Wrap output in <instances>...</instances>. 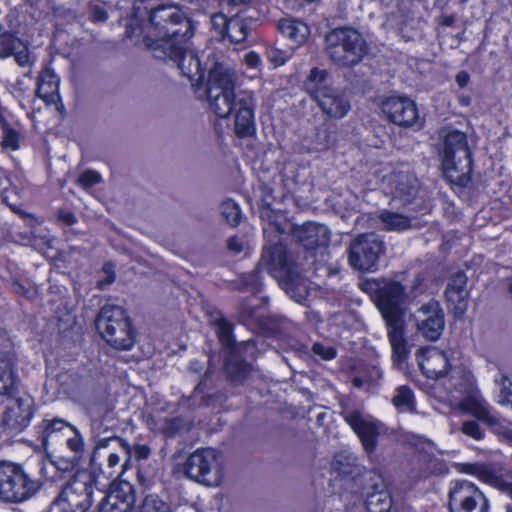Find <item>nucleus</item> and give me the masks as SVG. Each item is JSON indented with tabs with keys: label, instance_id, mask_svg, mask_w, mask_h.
<instances>
[{
	"label": "nucleus",
	"instance_id": "f257e3e1",
	"mask_svg": "<svg viewBox=\"0 0 512 512\" xmlns=\"http://www.w3.org/2000/svg\"><path fill=\"white\" fill-rule=\"evenodd\" d=\"M194 35L192 22L185 14L173 6H159L150 12V22L143 27L138 20L133 19L126 28V36L136 44L146 40L171 39L174 42L180 38L191 39Z\"/></svg>",
	"mask_w": 512,
	"mask_h": 512
},
{
	"label": "nucleus",
	"instance_id": "f03ea898",
	"mask_svg": "<svg viewBox=\"0 0 512 512\" xmlns=\"http://www.w3.org/2000/svg\"><path fill=\"white\" fill-rule=\"evenodd\" d=\"M131 446L119 437L101 439L96 444L90 459V467L98 485L117 478L126 468L130 459Z\"/></svg>",
	"mask_w": 512,
	"mask_h": 512
},
{
	"label": "nucleus",
	"instance_id": "7ed1b4c3",
	"mask_svg": "<svg viewBox=\"0 0 512 512\" xmlns=\"http://www.w3.org/2000/svg\"><path fill=\"white\" fill-rule=\"evenodd\" d=\"M441 160L444 176L450 183L465 186L470 181L472 154L465 133L452 130L445 135Z\"/></svg>",
	"mask_w": 512,
	"mask_h": 512
},
{
	"label": "nucleus",
	"instance_id": "20e7f679",
	"mask_svg": "<svg viewBox=\"0 0 512 512\" xmlns=\"http://www.w3.org/2000/svg\"><path fill=\"white\" fill-rule=\"evenodd\" d=\"M237 76L235 71L223 63H215L209 70L206 94L210 109L219 118H227L237 107L234 92Z\"/></svg>",
	"mask_w": 512,
	"mask_h": 512
},
{
	"label": "nucleus",
	"instance_id": "39448f33",
	"mask_svg": "<svg viewBox=\"0 0 512 512\" xmlns=\"http://www.w3.org/2000/svg\"><path fill=\"white\" fill-rule=\"evenodd\" d=\"M189 40L180 38L170 43L171 39H147L146 48L155 58L176 63L181 74L195 86L203 80V69L196 53L188 47Z\"/></svg>",
	"mask_w": 512,
	"mask_h": 512
},
{
	"label": "nucleus",
	"instance_id": "423d86ee",
	"mask_svg": "<svg viewBox=\"0 0 512 512\" xmlns=\"http://www.w3.org/2000/svg\"><path fill=\"white\" fill-rule=\"evenodd\" d=\"M325 49L331 61L340 67H352L364 58L367 47L362 35L350 27L331 30L325 37Z\"/></svg>",
	"mask_w": 512,
	"mask_h": 512
},
{
	"label": "nucleus",
	"instance_id": "0eeeda50",
	"mask_svg": "<svg viewBox=\"0 0 512 512\" xmlns=\"http://www.w3.org/2000/svg\"><path fill=\"white\" fill-rule=\"evenodd\" d=\"M365 292L370 293L385 322L401 320L404 305L409 299L401 282L394 279H373L362 284Z\"/></svg>",
	"mask_w": 512,
	"mask_h": 512
},
{
	"label": "nucleus",
	"instance_id": "6e6552de",
	"mask_svg": "<svg viewBox=\"0 0 512 512\" xmlns=\"http://www.w3.org/2000/svg\"><path fill=\"white\" fill-rule=\"evenodd\" d=\"M184 474L191 481L205 487L220 486L225 475L222 454L209 447L195 450L185 461Z\"/></svg>",
	"mask_w": 512,
	"mask_h": 512
},
{
	"label": "nucleus",
	"instance_id": "1a4fd4ad",
	"mask_svg": "<svg viewBox=\"0 0 512 512\" xmlns=\"http://www.w3.org/2000/svg\"><path fill=\"white\" fill-rule=\"evenodd\" d=\"M98 480L87 470L77 471L53 501L59 512H87L92 505V495Z\"/></svg>",
	"mask_w": 512,
	"mask_h": 512
},
{
	"label": "nucleus",
	"instance_id": "9d476101",
	"mask_svg": "<svg viewBox=\"0 0 512 512\" xmlns=\"http://www.w3.org/2000/svg\"><path fill=\"white\" fill-rule=\"evenodd\" d=\"M96 327L102 338L116 349L128 350L134 344L129 318L119 306H103L96 318Z\"/></svg>",
	"mask_w": 512,
	"mask_h": 512
},
{
	"label": "nucleus",
	"instance_id": "9b49d317",
	"mask_svg": "<svg viewBox=\"0 0 512 512\" xmlns=\"http://www.w3.org/2000/svg\"><path fill=\"white\" fill-rule=\"evenodd\" d=\"M38 489L24 468L10 461L0 462V499L5 502H22L32 497Z\"/></svg>",
	"mask_w": 512,
	"mask_h": 512
},
{
	"label": "nucleus",
	"instance_id": "f8f14e48",
	"mask_svg": "<svg viewBox=\"0 0 512 512\" xmlns=\"http://www.w3.org/2000/svg\"><path fill=\"white\" fill-rule=\"evenodd\" d=\"M384 251V242L377 235H358L349 245V263L359 271H374Z\"/></svg>",
	"mask_w": 512,
	"mask_h": 512
},
{
	"label": "nucleus",
	"instance_id": "ddd939ff",
	"mask_svg": "<svg viewBox=\"0 0 512 512\" xmlns=\"http://www.w3.org/2000/svg\"><path fill=\"white\" fill-rule=\"evenodd\" d=\"M449 512H489L484 493L472 482L459 480L452 483L448 493Z\"/></svg>",
	"mask_w": 512,
	"mask_h": 512
},
{
	"label": "nucleus",
	"instance_id": "4468645a",
	"mask_svg": "<svg viewBox=\"0 0 512 512\" xmlns=\"http://www.w3.org/2000/svg\"><path fill=\"white\" fill-rule=\"evenodd\" d=\"M343 417L361 440L365 452L371 454L377 446V439L382 432L383 425L358 409L345 410Z\"/></svg>",
	"mask_w": 512,
	"mask_h": 512
},
{
	"label": "nucleus",
	"instance_id": "2eb2a0df",
	"mask_svg": "<svg viewBox=\"0 0 512 512\" xmlns=\"http://www.w3.org/2000/svg\"><path fill=\"white\" fill-rule=\"evenodd\" d=\"M217 327L219 340L223 347H225L230 353L226 363V369L234 380H242L246 377L248 366L243 362L234 363V360H237L241 349H247L249 347L253 348L254 344L251 340L242 342L239 345L235 344L232 338V325L224 319L218 321Z\"/></svg>",
	"mask_w": 512,
	"mask_h": 512
},
{
	"label": "nucleus",
	"instance_id": "dca6fc26",
	"mask_svg": "<svg viewBox=\"0 0 512 512\" xmlns=\"http://www.w3.org/2000/svg\"><path fill=\"white\" fill-rule=\"evenodd\" d=\"M417 330L430 341H436L444 329V313L437 301L422 305L414 315Z\"/></svg>",
	"mask_w": 512,
	"mask_h": 512
},
{
	"label": "nucleus",
	"instance_id": "f3484780",
	"mask_svg": "<svg viewBox=\"0 0 512 512\" xmlns=\"http://www.w3.org/2000/svg\"><path fill=\"white\" fill-rule=\"evenodd\" d=\"M312 91V98L329 118L342 119L351 109L348 96L337 89L327 87L313 89Z\"/></svg>",
	"mask_w": 512,
	"mask_h": 512
},
{
	"label": "nucleus",
	"instance_id": "a211bd4d",
	"mask_svg": "<svg viewBox=\"0 0 512 512\" xmlns=\"http://www.w3.org/2000/svg\"><path fill=\"white\" fill-rule=\"evenodd\" d=\"M135 504V492L131 483H112L110 491L101 500L98 512H131Z\"/></svg>",
	"mask_w": 512,
	"mask_h": 512
},
{
	"label": "nucleus",
	"instance_id": "6ab92c4d",
	"mask_svg": "<svg viewBox=\"0 0 512 512\" xmlns=\"http://www.w3.org/2000/svg\"><path fill=\"white\" fill-rule=\"evenodd\" d=\"M382 111L396 125L412 126L418 120L415 103L407 97H389L382 103Z\"/></svg>",
	"mask_w": 512,
	"mask_h": 512
},
{
	"label": "nucleus",
	"instance_id": "aec40b11",
	"mask_svg": "<svg viewBox=\"0 0 512 512\" xmlns=\"http://www.w3.org/2000/svg\"><path fill=\"white\" fill-rule=\"evenodd\" d=\"M418 364L427 378L438 379L452 368L449 355L437 347L421 349L417 354Z\"/></svg>",
	"mask_w": 512,
	"mask_h": 512
},
{
	"label": "nucleus",
	"instance_id": "412c9836",
	"mask_svg": "<svg viewBox=\"0 0 512 512\" xmlns=\"http://www.w3.org/2000/svg\"><path fill=\"white\" fill-rule=\"evenodd\" d=\"M33 416V398L24 394L12 401L6 407L3 423L11 430H23Z\"/></svg>",
	"mask_w": 512,
	"mask_h": 512
},
{
	"label": "nucleus",
	"instance_id": "4be33fe9",
	"mask_svg": "<svg viewBox=\"0 0 512 512\" xmlns=\"http://www.w3.org/2000/svg\"><path fill=\"white\" fill-rule=\"evenodd\" d=\"M237 110L235 115V133L239 137H248L255 132L254 108L255 99L250 91L238 94Z\"/></svg>",
	"mask_w": 512,
	"mask_h": 512
},
{
	"label": "nucleus",
	"instance_id": "5701e85b",
	"mask_svg": "<svg viewBox=\"0 0 512 512\" xmlns=\"http://www.w3.org/2000/svg\"><path fill=\"white\" fill-rule=\"evenodd\" d=\"M457 406L462 411L473 415L488 425L495 426L500 423L499 414L489 405L478 390L459 399Z\"/></svg>",
	"mask_w": 512,
	"mask_h": 512
},
{
	"label": "nucleus",
	"instance_id": "b1692460",
	"mask_svg": "<svg viewBox=\"0 0 512 512\" xmlns=\"http://www.w3.org/2000/svg\"><path fill=\"white\" fill-rule=\"evenodd\" d=\"M293 237L306 249L327 246L330 242V230L324 224L305 223L293 230Z\"/></svg>",
	"mask_w": 512,
	"mask_h": 512
},
{
	"label": "nucleus",
	"instance_id": "393cba45",
	"mask_svg": "<svg viewBox=\"0 0 512 512\" xmlns=\"http://www.w3.org/2000/svg\"><path fill=\"white\" fill-rule=\"evenodd\" d=\"M466 284L467 277L462 272H458L450 278L445 290L447 301L459 316L463 315L467 308L468 290Z\"/></svg>",
	"mask_w": 512,
	"mask_h": 512
},
{
	"label": "nucleus",
	"instance_id": "a878e982",
	"mask_svg": "<svg viewBox=\"0 0 512 512\" xmlns=\"http://www.w3.org/2000/svg\"><path fill=\"white\" fill-rule=\"evenodd\" d=\"M60 79L50 68L41 70L37 77L36 95L47 105H56L60 102Z\"/></svg>",
	"mask_w": 512,
	"mask_h": 512
},
{
	"label": "nucleus",
	"instance_id": "bb28decb",
	"mask_svg": "<svg viewBox=\"0 0 512 512\" xmlns=\"http://www.w3.org/2000/svg\"><path fill=\"white\" fill-rule=\"evenodd\" d=\"M449 390L452 399L458 402L459 399L475 392V382L473 376L463 368H451L449 378Z\"/></svg>",
	"mask_w": 512,
	"mask_h": 512
},
{
	"label": "nucleus",
	"instance_id": "cd10ccee",
	"mask_svg": "<svg viewBox=\"0 0 512 512\" xmlns=\"http://www.w3.org/2000/svg\"><path fill=\"white\" fill-rule=\"evenodd\" d=\"M465 471L476 476L479 480L494 486L512 499V483L496 475L489 467L482 464H470L467 465Z\"/></svg>",
	"mask_w": 512,
	"mask_h": 512
},
{
	"label": "nucleus",
	"instance_id": "c85d7f7f",
	"mask_svg": "<svg viewBox=\"0 0 512 512\" xmlns=\"http://www.w3.org/2000/svg\"><path fill=\"white\" fill-rule=\"evenodd\" d=\"M386 325L388 327V338L392 348L393 362L401 364L409 353L401 326V320L395 321L394 323L386 322Z\"/></svg>",
	"mask_w": 512,
	"mask_h": 512
},
{
	"label": "nucleus",
	"instance_id": "c756f323",
	"mask_svg": "<svg viewBox=\"0 0 512 512\" xmlns=\"http://www.w3.org/2000/svg\"><path fill=\"white\" fill-rule=\"evenodd\" d=\"M287 264L286 249L283 244L275 239L271 246H266L260 261V266L269 272L285 269Z\"/></svg>",
	"mask_w": 512,
	"mask_h": 512
},
{
	"label": "nucleus",
	"instance_id": "7c9ffc66",
	"mask_svg": "<svg viewBox=\"0 0 512 512\" xmlns=\"http://www.w3.org/2000/svg\"><path fill=\"white\" fill-rule=\"evenodd\" d=\"M279 32L297 45L305 43L310 33L309 27L302 21L292 18L279 20Z\"/></svg>",
	"mask_w": 512,
	"mask_h": 512
},
{
	"label": "nucleus",
	"instance_id": "2f4dec72",
	"mask_svg": "<svg viewBox=\"0 0 512 512\" xmlns=\"http://www.w3.org/2000/svg\"><path fill=\"white\" fill-rule=\"evenodd\" d=\"M19 383L18 375L8 356H0V395H12Z\"/></svg>",
	"mask_w": 512,
	"mask_h": 512
},
{
	"label": "nucleus",
	"instance_id": "473e14b6",
	"mask_svg": "<svg viewBox=\"0 0 512 512\" xmlns=\"http://www.w3.org/2000/svg\"><path fill=\"white\" fill-rule=\"evenodd\" d=\"M73 428L72 425L62 419H53L43 421L41 427V441L44 446L56 440L60 435H68V432Z\"/></svg>",
	"mask_w": 512,
	"mask_h": 512
},
{
	"label": "nucleus",
	"instance_id": "72a5a7b5",
	"mask_svg": "<svg viewBox=\"0 0 512 512\" xmlns=\"http://www.w3.org/2000/svg\"><path fill=\"white\" fill-rule=\"evenodd\" d=\"M378 218L383 225V229L387 231H404L411 227L410 218L396 212L384 210Z\"/></svg>",
	"mask_w": 512,
	"mask_h": 512
},
{
	"label": "nucleus",
	"instance_id": "f704fd0d",
	"mask_svg": "<svg viewBox=\"0 0 512 512\" xmlns=\"http://www.w3.org/2000/svg\"><path fill=\"white\" fill-rule=\"evenodd\" d=\"M393 405L401 412H415L414 394L410 387L399 386L392 399Z\"/></svg>",
	"mask_w": 512,
	"mask_h": 512
},
{
	"label": "nucleus",
	"instance_id": "c9c22d12",
	"mask_svg": "<svg viewBox=\"0 0 512 512\" xmlns=\"http://www.w3.org/2000/svg\"><path fill=\"white\" fill-rule=\"evenodd\" d=\"M391 503L389 493L385 490H380L368 494L366 508L368 512H389Z\"/></svg>",
	"mask_w": 512,
	"mask_h": 512
},
{
	"label": "nucleus",
	"instance_id": "e433bc0d",
	"mask_svg": "<svg viewBox=\"0 0 512 512\" xmlns=\"http://www.w3.org/2000/svg\"><path fill=\"white\" fill-rule=\"evenodd\" d=\"M314 149L326 151L336 144V135L328 126L322 125L316 129L313 139Z\"/></svg>",
	"mask_w": 512,
	"mask_h": 512
},
{
	"label": "nucleus",
	"instance_id": "4c0bfd02",
	"mask_svg": "<svg viewBox=\"0 0 512 512\" xmlns=\"http://www.w3.org/2000/svg\"><path fill=\"white\" fill-rule=\"evenodd\" d=\"M247 37V26L243 19L239 16H234L229 19L228 29L225 32V38L231 42L241 43Z\"/></svg>",
	"mask_w": 512,
	"mask_h": 512
},
{
	"label": "nucleus",
	"instance_id": "58836bf2",
	"mask_svg": "<svg viewBox=\"0 0 512 512\" xmlns=\"http://www.w3.org/2000/svg\"><path fill=\"white\" fill-rule=\"evenodd\" d=\"M494 382L498 387L496 402L502 406L510 405L512 407V382L510 379L506 375L499 374Z\"/></svg>",
	"mask_w": 512,
	"mask_h": 512
},
{
	"label": "nucleus",
	"instance_id": "ea45409f",
	"mask_svg": "<svg viewBox=\"0 0 512 512\" xmlns=\"http://www.w3.org/2000/svg\"><path fill=\"white\" fill-rule=\"evenodd\" d=\"M220 209L223 218L230 226L236 227L240 224L242 220V211L235 201L232 199L224 200L221 203Z\"/></svg>",
	"mask_w": 512,
	"mask_h": 512
},
{
	"label": "nucleus",
	"instance_id": "a19ab883",
	"mask_svg": "<svg viewBox=\"0 0 512 512\" xmlns=\"http://www.w3.org/2000/svg\"><path fill=\"white\" fill-rule=\"evenodd\" d=\"M66 436V445L69 448V450L73 453L72 460L79 461L82 458L85 451L83 437L74 426Z\"/></svg>",
	"mask_w": 512,
	"mask_h": 512
},
{
	"label": "nucleus",
	"instance_id": "79ce46f5",
	"mask_svg": "<svg viewBox=\"0 0 512 512\" xmlns=\"http://www.w3.org/2000/svg\"><path fill=\"white\" fill-rule=\"evenodd\" d=\"M356 461L357 458L352 453L341 452L335 455L332 462V467L340 475H348L353 472L352 467L355 465Z\"/></svg>",
	"mask_w": 512,
	"mask_h": 512
},
{
	"label": "nucleus",
	"instance_id": "37998d69",
	"mask_svg": "<svg viewBox=\"0 0 512 512\" xmlns=\"http://www.w3.org/2000/svg\"><path fill=\"white\" fill-rule=\"evenodd\" d=\"M326 77L327 72L325 70H320L318 68L311 69L307 81L305 82L306 89L311 96L313 89L327 88V86L324 85Z\"/></svg>",
	"mask_w": 512,
	"mask_h": 512
},
{
	"label": "nucleus",
	"instance_id": "c03bdc74",
	"mask_svg": "<svg viewBox=\"0 0 512 512\" xmlns=\"http://www.w3.org/2000/svg\"><path fill=\"white\" fill-rule=\"evenodd\" d=\"M140 512H170L169 506L155 495L145 497Z\"/></svg>",
	"mask_w": 512,
	"mask_h": 512
},
{
	"label": "nucleus",
	"instance_id": "a18cd8bd",
	"mask_svg": "<svg viewBox=\"0 0 512 512\" xmlns=\"http://www.w3.org/2000/svg\"><path fill=\"white\" fill-rule=\"evenodd\" d=\"M15 45H20V39L10 33L0 34V58L12 56Z\"/></svg>",
	"mask_w": 512,
	"mask_h": 512
},
{
	"label": "nucleus",
	"instance_id": "49530a36",
	"mask_svg": "<svg viewBox=\"0 0 512 512\" xmlns=\"http://www.w3.org/2000/svg\"><path fill=\"white\" fill-rule=\"evenodd\" d=\"M182 428V421L179 418H165L159 423L157 430L166 437H174Z\"/></svg>",
	"mask_w": 512,
	"mask_h": 512
},
{
	"label": "nucleus",
	"instance_id": "de8ad7c7",
	"mask_svg": "<svg viewBox=\"0 0 512 512\" xmlns=\"http://www.w3.org/2000/svg\"><path fill=\"white\" fill-rule=\"evenodd\" d=\"M227 249L233 255L247 254L249 250L248 241L238 236H231L227 239Z\"/></svg>",
	"mask_w": 512,
	"mask_h": 512
},
{
	"label": "nucleus",
	"instance_id": "09e8293b",
	"mask_svg": "<svg viewBox=\"0 0 512 512\" xmlns=\"http://www.w3.org/2000/svg\"><path fill=\"white\" fill-rule=\"evenodd\" d=\"M12 55L14 56L17 64L21 67L30 66L32 64L28 47L21 40L20 45H15V48H13Z\"/></svg>",
	"mask_w": 512,
	"mask_h": 512
},
{
	"label": "nucleus",
	"instance_id": "8fccbe9b",
	"mask_svg": "<svg viewBox=\"0 0 512 512\" xmlns=\"http://www.w3.org/2000/svg\"><path fill=\"white\" fill-rule=\"evenodd\" d=\"M244 290L256 294L260 291L262 285V279L258 271L250 273L245 276L243 280Z\"/></svg>",
	"mask_w": 512,
	"mask_h": 512
},
{
	"label": "nucleus",
	"instance_id": "3c124183",
	"mask_svg": "<svg viewBox=\"0 0 512 512\" xmlns=\"http://www.w3.org/2000/svg\"><path fill=\"white\" fill-rule=\"evenodd\" d=\"M211 24L215 31L225 39V32L228 29L229 19L223 13H215L211 16Z\"/></svg>",
	"mask_w": 512,
	"mask_h": 512
},
{
	"label": "nucleus",
	"instance_id": "603ef678",
	"mask_svg": "<svg viewBox=\"0 0 512 512\" xmlns=\"http://www.w3.org/2000/svg\"><path fill=\"white\" fill-rule=\"evenodd\" d=\"M461 431L463 434L473 438L474 440H481L484 436L480 425L476 421H465L462 424Z\"/></svg>",
	"mask_w": 512,
	"mask_h": 512
},
{
	"label": "nucleus",
	"instance_id": "864d4df0",
	"mask_svg": "<svg viewBox=\"0 0 512 512\" xmlns=\"http://www.w3.org/2000/svg\"><path fill=\"white\" fill-rule=\"evenodd\" d=\"M100 180H101V176L99 173L92 171V170H87L79 176L78 183L83 188L88 189V188L98 184L100 182Z\"/></svg>",
	"mask_w": 512,
	"mask_h": 512
},
{
	"label": "nucleus",
	"instance_id": "5fc2aeb1",
	"mask_svg": "<svg viewBox=\"0 0 512 512\" xmlns=\"http://www.w3.org/2000/svg\"><path fill=\"white\" fill-rule=\"evenodd\" d=\"M312 351L323 360H331L336 356V350L333 347L324 346L320 343H315L312 347Z\"/></svg>",
	"mask_w": 512,
	"mask_h": 512
},
{
	"label": "nucleus",
	"instance_id": "6e6d98bb",
	"mask_svg": "<svg viewBox=\"0 0 512 512\" xmlns=\"http://www.w3.org/2000/svg\"><path fill=\"white\" fill-rule=\"evenodd\" d=\"M102 272L104 277L98 281V288L104 289L106 286L111 285L115 281L114 267L110 263H106L103 266Z\"/></svg>",
	"mask_w": 512,
	"mask_h": 512
},
{
	"label": "nucleus",
	"instance_id": "4d7b16f0",
	"mask_svg": "<svg viewBox=\"0 0 512 512\" xmlns=\"http://www.w3.org/2000/svg\"><path fill=\"white\" fill-rule=\"evenodd\" d=\"M18 134L12 129H6L3 136L2 145L5 148L16 150L18 148Z\"/></svg>",
	"mask_w": 512,
	"mask_h": 512
},
{
	"label": "nucleus",
	"instance_id": "13d9d810",
	"mask_svg": "<svg viewBox=\"0 0 512 512\" xmlns=\"http://www.w3.org/2000/svg\"><path fill=\"white\" fill-rule=\"evenodd\" d=\"M150 454V448L146 445H136L131 447L130 457L134 456L137 460L147 459Z\"/></svg>",
	"mask_w": 512,
	"mask_h": 512
},
{
	"label": "nucleus",
	"instance_id": "bf43d9fd",
	"mask_svg": "<svg viewBox=\"0 0 512 512\" xmlns=\"http://www.w3.org/2000/svg\"><path fill=\"white\" fill-rule=\"evenodd\" d=\"M92 19L95 22H105L108 19V12L102 5L92 7Z\"/></svg>",
	"mask_w": 512,
	"mask_h": 512
},
{
	"label": "nucleus",
	"instance_id": "052dcab7",
	"mask_svg": "<svg viewBox=\"0 0 512 512\" xmlns=\"http://www.w3.org/2000/svg\"><path fill=\"white\" fill-rule=\"evenodd\" d=\"M269 60L271 61V63L275 66V67H278V66H281L283 64H285V62L287 61L288 57L281 51H278V50H271L269 52Z\"/></svg>",
	"mask_w": 512,
	"mask_h": 512
},
{
	"label": "nucleus",
	"instance_id": "680f3d73",
	"mask_svg": "<svg viewBox=\"0 0 512 512\" xmlns=\"http://www.w3.org/2000/svg\"><path fill=\"white\" fill-rule=\"evenodd\" d=\"M245 64L252 69H257L261 66V58L256 52H249L244 57Z\"/></svg>",
	"mask_w": 512,
	"mask_h": 512
},
{
	"label": "nucleus",
	"instance_id": "e2e57ef3",
	"mask_svg": "<svg viewBox=\"0 0 512 512\" xmlns=\"http://www.w3.org/2000/svg\"><path fill=\"white\" fill-rule=\"evenodd\" d=\"M469 79H470V76L467 72L465 71H460L457 75H456V83L458 84V86L460 88H463L465 87L468 82H469Z\"/></svg>",
	"mask_w": 512,
	"mask_h": 512
},
{
	"label": "nucleus",
	"instance_id": "0e129e2a",
	"mask_svg": "<svg viewBox=\"0 0 512 512\" xmlns=\"http://www.w3.org/2000/svg\"><path fill=\"white\" fill-rule=\"evenodd\" d=\"M59 219L67 225H73L76 223V218L74 214L70 212H60Z\"/></svg>",
	"mask_w": 512,
	"mask_h": 512
},
{
	"label": "nucleus",
	"instance_id": "69168bd1",
	"mask_svg": "<svg viewBox=\"0 0 512 512\" xmlns=\"http://www.w3.org/2000/svg\"><path fill=\"white\" fill-rule=\"evenodd\" d=\"M422 281L423 280L420 277H416L414 279V283H413V286L411 288V297L412 298H415L418 293H422V290L420 289V287L422 285Z\"/></svg>",
	"mask_w": 512,
	"mask_h": 512
},
{
	"label": "nucleus",
	"instance_id": "338daca9",
	"mask_svg": "<svg viewBox=\"0 0 512 512\" xmlns=\"http://www.w3.org/2000/svg\"><path fill=\"white\" fill-rule=\"evenodd\" d=\"M277 230L280 234H282L284 232V230H279V228L272 224V223H268L264 228H263V232H264V235L267 237V238H270L271 234Z\"/></svg>",
	"mask_w": 512,
	"mask_h": 512
},
{
	"label": "nucleus",
	"instance_id": "774afa93",
	"mask_svg": "<svg viewBox=\"0 0 512 512\" xmlns=\"http://www.w3.org/2000/svg\"><path fill=\"white\" fill-rule=\"evenodd\" d=\"M352 383L357 388H362L366 385V380L363 377L356 376L353 378Z\"/></svg>",
	"mask_w": 512,
	"mask_h": 512
}]
</instances>
